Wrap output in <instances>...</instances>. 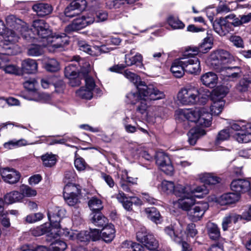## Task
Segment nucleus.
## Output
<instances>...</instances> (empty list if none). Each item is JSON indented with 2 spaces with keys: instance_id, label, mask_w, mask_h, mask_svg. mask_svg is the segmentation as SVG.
Listing matches in <instances>:
<instances>
[{
  "instance_id": "nucleus-44",
  "label": "nucleus",
  "mask_w": 251,
  "mask_h": 251,
  "mask_svg": "<svg viewBox=\"0 0 251 251\" xmlns=\"http://www.w3.org/2000/svg\"><path fill=\"white\" fill-rule=\"evenodd\" d=\"M21 194L23 196V198L24 197H31L36 195L37 192L35 189L30 188L29 186L23 184L20 187Z\"/></svg>"
},
{
  "instance_id": "nucleus-12",
  "label": "nucleus",
  "mask_w": 251,
  "mask_h": 251,
  "mask_svg": "<svg viewBox=\"0 0 251 251\" xmlns=\"http://www.w3.org/2000/svg\"><path fill=\"white\" fill-rule=\"evenodd\" d=\"M94 22L95 19L93 17L90 16H81L79 18L74 19L72 23L70 24L66 27L65 30L68 32L79 30L92 24Z\"/></svg>"
},
{
  "instance_id": "nucleus-27",
  "label": "nucleus",
  "mask_w": 251,
  "mask_h": 251,
  "mask_svg": "<svg viewBox=\"0 0 251 251\" xmlns=\"http://www.w3.org/2000/svg\"><path fill=\"white\" fill-rule=\"evenodd\" d=\"M183 66L181 57L176 59L172 63L171 71L175 77L180 78L184 75L185 71Z\"/></svg>"
},
{
  "instance_id": "nucleus-39",
  "label": "nucleus",
  "mask_w": 251,
  "mask_h": 251,
  "mask_svg": "<svg viewBox=\"0 0 251 251\" xmlns=\"http://www.w3.org/2000/svg\"><path fill=\"white\" fill-rule=\"evenodd\" d=\"M80 192L79 185L73 183H68L64 188L63 194L79 195Z\"/></svg>"
},
{
  "instance_id": "nucleus-52",
  "label": "nucleus",
  "mask_w": 251,
  "mask_h": 251,
  "mask_svg": "<svg viewBox=\"0 0 251 251\" xmlns=\"http://www.w3.org/2000/svg\"><path fill=\"white\" fill-rule=\"evenodd\" d=\"M230 135V129H224L221 130L216 138V143L220 144L221 142L227 140Z\"/></svg>"
},
{
  "instance_id": "nucleus-59",
  "label": "nucleus",
  "mask_w": 251,
  "mask_h": 251,
  "mask_svg": "<svg viewBox=\"0 0 251 251\" xmlns=\"http://www.w3.org/2000/svg\"><path fill=\"white\" fill-rule=\"evenodd\" d=\"M250 84L247 81V79L243 77L237 85V90L241 92H246L248 90Z\"/></svg>"
},
{
  "instance_id": "nucleus-58",
  "label": "nucleus",
  "mask_w": 251,
  "mask_h": 251,
  "mask_svg": "<svg viewBox=\"0 0 251 251\" xmlns=\"http://www.w3.org/2000/svg\"><path fill=\"white\" fill-rule=\"evenodd\" d=\"M174 161L176 165L179 168H183L189 166L191 163L187 161L182 160L177 154L174 156Z\"/></svg>"
},
{
  "instance_id": "nucleus-24",
  "label": "nucleus",
  "mask_w": 251,
  "mask_h": 251,
  "mask_svg": "<svg viewBox=\"0 0 251 251\" xmlns=\"http://www.w3.org/2000/svg\"><path fill=\"white\" fill-rule=\"evenodd\" d=\"M201 80L203 85L213 88L217 85L218 76L215 73L210 72L203 75Z\"/></svg>"
},
{
  "instance_id": "nucleus-25",
  "label": "nucleus",
  "mask_w": 251,
  "mask_h": 251,
  "mask_svg": "<svg viewBox=\"0 0 251 251\" xmlns=\"http://www.w3.org/2000/svg\"><path fill=\"white\" fill-rule=\"evenodd\" d=\"M240 218V215H238L234 212L229 213L225 215L222 221V229L224 231H226L228 227L231 226L232 222L236 223Z\"/></svg>"
},
{
  "instance_id": "nucleus-5",
  "label": "nucleus",
  "mask_w": 251,
  "mask_h": 251,
  "mask_svg": "<svg viewBox=\"0 0 251 251\" xmlns=\"http://www.w3.org/2000/svg\"><path fill=\"white\" fill-rule=\"evenodd\" d=\"M138 90L142 98L138 101L136 110L142 114L146 112L150 101L163 99L165 97L163 92L151 84L147 85L142 82L138 85Z\"/></svg>"
},
{
  "instance_id": "nucleus-17",
  "label": "nucleus",
  "mask_w": 251,
  "mask_h": 251,
  "mask_svg": "<svg viewBox=\"0 0 251 251\" xmlns=\"http://www.w3.org/2000/svg\"><path fill=\"white\" fill-rule=\"evenodd\" d=\"M98 227H102L101 230V238L106 243L111 242L115 237L116 230L114 226L112 224H108V220L107 222L102 226H96Z\"/></svg>"
},
{
  "instance_id": "nucleus-6",
  "label": "nucleus",
  "mask_w": 251,
  "mask_h": 251,
  "mask_svg": "<svg viewBox=\"0 0 251 251\" xmlns=\"http://www.w3.org/2000/svg\"><path fill=\"white\" fill-rule=\"evenodd\" d=\"M88 205L92 211L90 215V221L95 226H102L107 222V218L102 215V202L100 199L93 197L88 202Z\"/></svg>"
},
{
  "instance_id": "nucleus-49",
  "label": "nucleus",
  "mask_w": 251,
  "mask_h": 251,
  "mask_svg": "<svg viewBox=\"0 0 251 251\" xmlns=\"http://www.w3.org/2000/svg\"><path fill=\"white\" fill-rule=\"evenodd\" d=\"M46 69L49 72H54L59 70V64L54 58L49 59L46 63Z\"/></svg>"
},
{
  "instance_id": "nucleus-22",
  "label": "nucleus",
  "mask_w": 251,
  "mask_h": 251,
  "mask_svg": "<svg viewBox=\"0 0 251 251\" xmlns=\"http://www.w3.org/2000/svg\"><path fill=\"white\" fill-rule=\"evenodd\" d=\"M33 10L35 12L38 16L44 17L51 13L53 8L51 5L48 3H38L32 6Z\"/></svg>"
},
{
  "instance_id": "nucleus-23",
  "label": "nucleus",
  "mask_w": 251,
  "mask_h": 251,
  "mask_svg": "<svg viewBox=\"0 0 251 251\" xmlns=\"http://www.w3.org/2000/svg\"><path fill=\"white\" fill-rule=\"evenodd\" d=\"M174 194L179 199H183L187 197H192L193 191L190 186L182 185L177 184L176 185L175 189L174 191Z\"/></svg>"
},
{
  "instance_id": "nucleus-13",
  "label": "nucleus",
  "mask_w": 251,
  "mask_h": 251,
  "mask_svg": "<svg viewBox=\"0 0 251 251\" xmlns=\"http://www.w3.org/2000/svg\"><path fill=\"white\" fill-rule=\"evenodd\" d=\"M156 163L160 170L168 175H172L174 167L169 156L163 152H158L155 155Z\"/></svg>"
},
{
  "instance_id": "nucleus-38",
  "label": "nucleus",
  "mask_w": 251,
  "mask_h": 251,
  "mask_svg": "<svg viewBox=\"0 0 251 251\" xmlns=\"http://www.w3.org/2000/svg\"><path fill=\"white\" fill-rule=\"evenodd\" d=\"M207 233L210 238L212 240H216L220 236V230L217 225L213 223H208L207 224Z\"/></svg>"
},
{
  "instance_id": "nucleus-61",
  "label": "nucleus",
  "mask_w": 251,
  "mask_h": 251,
  "mask_svg": "<svg viewBox=\"0 0 251 251\" xmlns=\"http://www.w3.org/2000/svg\"><path fill=\"white\" fill-rule=\"evenodd\" d=\"M76 238L80 242H87L90 241L88 231H81L76 235Z\"/></svg>"
},
{
  "instance_id": "nucleus-60",
  "label": "nucleus",
  "mask_w": 251,
  "mask_h": 251,
  "mask_svg": "<svg viewBox=\"0 0 251 251\" xmlns=\"http://www.w3.org/2000/svg\"><path fill=\"white\" fill-rule=\"evenodd\" d=\"M75 174L74 170H70L67 171L64 175V182L65 183H73L75 179Z\"/></svg>"
},
{
  "instance_id": "nucleus-11",
  "label": "nucleus",
  "mask_w": 251,
  "mask_h": 251,
  "mask_svg": "<svg viewBox=\"0 0 251 251\" xmlns=\"http://www.w3.org/2000/svg\"><path fill=\"white\" fill-rule=\"evenodd\" d=\"M74 60L76 61L75 64H71L65 67L64 70V75L66 78L70 80V85L73 86L79 85L80 81L78 77V71L77 66L79 64V62L81 60L79 56H75L73 57Z\"/></svg>"
},
{
  "instance_id": "nucleus-1",
  "label": "nucleus",
  "mask_w": 251,
  "mask_h": 251,
  "mask_svg": "<svg viewBox=\"0 0 251 251\" xmlns=\"http://www.w3.org/2000/svg\"><path fill=\"white\" fill-rule=\"evenodd\" d=\"M6 23L11 29L7 30L5 39L0 42V51L3 53L14 54L16 53L15 44L18 41L20 35L29 41L32 38L29 36L30 31L22 20L14 15L7 16Z\"/></svg>"
},
{
  "instance_id": "nucleus-43",
  "label": "nucleus",
  "mask_w": 251,
  "mask_h": 251,
  "mask_svg": "<svg viewBox=\"0 0 251 251\" xmlns=\"http://www.w3.org/2000/svg\"><path fill=\"white\" fill-rule=\"evenodd\" d=\"M43 48L39 45L33 44L29 47L27 54L31 56H38L43 53Z\"/></svg>"
},
{
  "instance_id": "nucleus-33",
  "label": "nucleus",
  "mask_w": 251,
  "mask_h": 251,
  "mask_svg": "<svg viewBox=\"0 0 251 251\" xmlns=\"http://www.w3.org/2000/svg\"><path fill=\"white\" fill-rule=\"evenodd\" d=\"M201 179L205 184L208 185H215L221 181L220 177L213 173H205L202 175Z\"/></svg>"
},
{
  "instance_id": "nucleus-36",
  "label": "nucleus",
  "mask_w": 251,
  "mask_h": 251,
  "mask_svg": "<svg viewBox=\"0 0 251 251\" xmlns=\"http://www.w3.org/2000/svg\"><path fill=\"white\" fill-rule=\"evenodd\" d=\"M4 202L7 204H11L20 201L23 199V196L18 191H12L5 195Z\"/></svg>"
},
{
  "instance_id": "nucleus-57",
  "label": "nucleus",
  "mask_w": 251,
  "mask_h": 251,
  "mask_svg": "<svg viewBox=\"0 0 251 251\" xmlns=\"http://www.w3.org/2000/svg\"><path fill=\"white\" fill-rule=\"evenodd\" d=\"M49 231V229L44 225H41L32 229L31 234L34 236H39Z\"/></svg>"
},
{
  "instance_id": "nucleus-55",
  "label": "nucleus",
  "mask_w": 251,
  "mask_h": 251,
  "mask_svg": "<svg viewBox=\"0 0 251 251\" xmlns=\"http://www.w3.org/2000/svg\"><path fill=\"white\" fill-rule=\"evenodd\" d=\"M201 92V95L198 96V100L197 102L199 103L200 104L204 105L206 103L207 101L208 98L211 96H212V94L211 92L207 89L203 90L204 94H201V89L199 90Z\"/></svg>"
},
{
  "instance_id": "nucleus-56",
  "label": "nucleus",
  "mask_w": 251,
  "mask_h": 251,
  "mask_svg": "<svg viewBox=\"0 0 251 251\" xmlns=\"http://www.w3.org/2000/svg\"><path fill=\"white\" fill-rule=\"evenodd\" d=\"M126 97L129 100L128 102L132 104H135L140 100V99L142 98V97L138 91V93L130 92L127 94Z\"/></svg>"
},
{
  "instance_id": "nucleus-8",
  "label": "nucleus",
  "mask_w": 251,
  "mask_h": 251,
  "mask_svg": "<svg viewBox=\"0 0 251 251\" xmlns=\"http://www.w3.org/2000/svg\"><path fill=\"white\" fill-rule=\"evenodd\" d=\"M201 92L195 87H185L182 89L177 94L178 100L184 105L195 104L198 100Z\"/></svg>"
},
{
  "instance_id": "nucleus-20",
  "label": "nucleus",
  "mask_w": 251,
  "mask_h": 251,
  "mask_svg": "<svg viewBox=\"0 0 251 251\" xmlns=\"http://www.w3.org/2000/svg\"><path fill=\"white\" fill-rule=\"evenodd\" d=\"M230 188L236 193L241 194L248 191L250 188V182L244 179L233 180L230 184Z\"/></svg>"
},
{
  "instance_id": "nucleus-37",
  "label": "nucleus",
  "mask_w": 251,
  "mask_h": 251,
  "mask_svg": "<svg viewBox=\"0 0 251 251\" xmlns=\"http://www.w3.org/2000/svg\"><path fill=\"white\" fill-rule=\"evenodd\" d=\"M167 22L173 29H182L185 27V25L182 21L173 15L168 16Z\"/></svg>"
},
{
  "instance_id": "nucleus-14",
  "label": "nucleus",
  "mask_w": 251,
  "mask_h": 251,
  "mask_svg": "<svg viewBox=\"0 0 251 251\" xmlns=\"http://www.w3.org/2000/svg\"><path fill=\"white\" fill-rule=\"evenodd\" d=\"M87 6L85 0H75L65 8V15L69 18H73L79 15L83 11Z\"/></svg>"
},
{
  "instance_id": "nucleus-2",
  "label": "nucleus",
  "mask_w": 251,
  "mask_h": 251,
  "mask_svg": "<svg viewBox=\"0 0 251 251\" xmlns=\"http://www.w3.org/2000/svg\"><path fill=\"white\" fill-rule=\"evenodd\" d=\"M210 60L213 69L220 73L222 79L233 81L241 76L242 72L239 67L226 66L232 60V56L227 51L217 50L211 54Z\"/></svg>"
},
{
  "instance_id": "nucleus-4",
  "label": "nucleus",
  "mask_w": 251,
  "mask_h": 251,
  "mask_svg": "<svg viewBox=\"0 0 251 251\" xmlns=\"http://www.w3.org/2000/svg\"><path fill=\"white\" fill-rule=\"evenodd\" d=\"M211 41L210 38H205L198 50H194L191 53L190 50L185 51L181 59L184 70L191 74H196L201 71L200 61L195 56L198 51L203 53L207 52L211 48Z\"/></svg>"
},
{
  "instance_id": "nucleus-28",
  "label": "nucleus",
  "mask_w": 251,
  "mask_h": 251,
  "mask_svg": "<svg viewBox=\"0 0 251 251\" xmlns=\"http://www.w3.org/2000/svg\"><path fill=\"white\" fill-rule=\"evenodd\" d=\"M36 81L34 79H31L26 81L24 83V87L29 91L33 92L32 96H24V98L29 100L39 101V99L38 98V94L35 91V83Z\"/></svg>"
},
{
  "instance_id": "nucleus-10",
  "label": "nucleus",
  "mask_w": 251,
  "mask_h": 251,
  "mask_svg": "<svg viewBox=\"0 0 251 251\" xmlns=\"http://www.w3.org/2000/svg\"><path fill=\"white\" fill-rule=\"evenodd\" d=\"M142 61V55L139 53H136L132 56H130V54H125V62L126 65L124 64L116 65L109 68V70L111 72L121 73L126 66L135 65L140 67L142 66L143 65Z\"/></svg>"
},
{
  "instance_id": "nucleus-46",
  "label": "nucleus",
  "mask_w": 251,
  "mask_h": 251,
  "mask_svg": "<svg viewBox=\"0 0 251 251\" xmlns=\"http://www.w3.org/2000/svg\"><path fill=\"white\" fill-rule=\"evenodd\" d=\"M123 247L131 249L132 251H144V248L141 244L131 241H126L123 243Z\"/></svg>"
},
{
  "instance_id": "nucleus-53",
  "label": "nucleus",
  "mask_w": 251,
  "mask_h": 251,
  "mask_svg": "<svg viewBox=\"0 0 251 251\" xmlns=\"http://www.w3.org/2000/svg\"><path fill=\"white\" fill-rule=\"evenodd\" d=\"M65 202L69 206H74L78 201L79 195L63 194Z\"/></svg>"
},
{
  "instance_id": "nucleus-7",
  "label": "nucleus",
  "mask_w": 251,
  "mask_h": 251,
  "mask_svg": "<svg viewBox=\"0 0 251 251\" xmlns=\"http://www.w3.org/2000/svg\"><path fill=\"white\" fill-rule=\"evenodd\" d=\"M227 91L223 87H219L214 90L211 100L213 101L210 106V112L212 115H218L223 110L225 101L223 98L226 96Z\"/></svg>"
},
{
  "instance_id": "nucleus-42",
  "label": "nucleus",
  "mask_w": 251,
  "mask_h": 251,
  "mask_svg": "<svg viewBox=\"0 0 251 251\" xmlns=\"http://www.w3.org/2000/svg\"><path fill=\"white\" fill-rule=\"evenodd\" d=\"M124 75L129 81L132 82L136 86L138 89V85L141 83H145L144 81H140V77L135 74L126 70L124 72Z\"/></svg>"
},
{
  "instance_id": "nucleus-31",
  "label": "nucleus",
  "mask_w": 251,
  "mask_h": 251,
  "mask_svg": "<svg viewBox=\"0 0 251 251\" xmlns=\"http://www.w3.org/2000/svg\"><path fill=\"white\" fill-rule=\"evenodd\" d=\"M186 120L184 121L185 123H188L189 122L191 123H198L201 114L199 110H187L185 111L183 114H181Z\"/></svg>"
},
{
  "instance_id": "nucleus-34",
  "label": "nucleus",
  "mask_w": 251,
  "mask_h": 251,
  "mask_svg": "<svg viewBox=\"0 0 251 251\" xmlns=\"http://www.w3.org/2000/svg\"><path fill=\"white\" fill-rule=\"evenodd\" d=\"M42 86L45 88H48L50 86L52 85L55 89V91L58 93L62 92L64 88V84L62 80H59L55 83H51L49 79H42L41 81Z\"/></svg>"
},
{
  "instance_id": "nucleus-9",
  "label": "nucleus",
  "mask_w": 251,
  "mask_h": 251,
  "mask_svg": "<svg viewBox=\"0 0 251 251\" xmlns=\"http://www.w3.org/2000/svg\"><path fill=\"white\" fill-rule=\"evenodd\" d=\"M137 240L143 244L149 250L155 251L158 247V241L154 236L147 231L145 227H141L136 233Z\"/></svg>"
},
{
  "instance_id": "nucleus-3",
  "label": "nucleus",
  "mask_w": 251,
  "mask_h": 251,
  "mask_svg": "<svg viewBox=\"0 0 251 251\" xmlns=\"http://www.w3.org/2000/svg\"><path fill=\"white\" fill-rule=\"evenodd\" d=\"M32 26L33 32L39 37L47 39L49 47L58 49L69 44L68 37L65 33L51 35L52 30L49 25L44 20H34Z\"/></svg>"
},
{
  "instance_id": "nucleus-40",
  "label": "nucleus",
  "mask_w": 251,
  "mask_h": 251,
  "mask_svg": "<svg viewBox=\"0 0 251 251\" xmlns=\"http://www.w3.org/2000/svg\"><path fill=\"white\" fill-rule=\"evenodd\" d=\"M43 165L46 167H51L56 163V158L52 153H47L41 156Z\"/></svg>"
},
{
  "instance_id": "nucleus-54",
  "label": "nucleus",
  "mask_w": 251,
  "mask_h": 251,
  "mask_svg": "<svg viewBox=\"0 0 251 251\" xmlns=\"http://www.w3.org/2000/svg\"><path fill=\"white\" fill-rule=\"evenodd\" d=\"M74 164L75 168L78 171H83L86 169L88 166L87 164L83 158L78 157L75 160Z\"/></svg>"
},
{
  "instance_id": "nucleus-64",
  "label": "nucleus",
  "mask_w": 251,
  "mask_h": 251,
  "mask_svg": "<svg viewBox=\"0 0 251 251\" xmlns=\"http://www.w3.org/2000/svg\"><path fill=\"white\" fill-rule=\"evenodd\" d=\"M186 232L188 237H195L198 233V231L196 229V225L193 223L188 224L187 226Z\"/></svg>"
},
{
  "instance_id": "nucleus-16",
  "label": "nucleus",
  "mask_w": 251,
  "mask_h": 251,
  "mask_svg": "<svg viewBox=\"0 0 251 251\" xmlns=\"http://www.w3.org/2000/svg\"><path fill=\"white\" fill-rule=\"evenodd\" d=\"M233 138L240 143H246L251 141V124L242 126V128L233 135Z\"/></svg>"
},
{
  "instance_id": "nucleus-63",
  "label": "nucleus",
  "mask_w": 251,
  "mask_h": 251,
  "mask_svg": "<svg viewBox=\"0 0 251 251\" xmlns=\"http://www.w3.org/2000/svg\"><path fill=\"white\" fill-rule=\"evenodd\" d=\"M97 23L106 21L108 18V13L106 11H99L96 13V17H94Z\"/></svg>"
},
{
  "instance_id": "nucleus-32",
  "label": "nucleus",
  "mask_w": 251,
  "mask_h": 251,
  "mask_svg": "<svg viewBox=\"0 0 251 251\" xmlns=\"http://www.w3.org/2000/svg\"><path fill=\"white\" fill-rule=\"evenodd\" d=\"M195 200L192 197H187L183 199L178 200V206L183 210L187 211L191 209V207L195 204Z\"/></svg>"
},
{
  "instance_id": "nucleus-51",
  "label": "nucleus",
  "mask_w": 251,
  "mask_h": 251,
  "mask_svg": "<svg viewBox=\"0 0 251 251\" xmlns=\"http://www.w3.org/2000/svg\"><path fill=\"white\" fill-rule=\"evenodd\" d=\"M165 233L169 236L170 238L175 242L179 243L181 241L180 237H178L176 233V231H175V229L172 226L165 227L164 229Z\"/></svg>"
},
{
  "instance_id": "nucleus-50",
  "label": "nucleus",
  "mask_w": 251,
  "mask_h": 251,
  "mask_svg": "<svg viewBox=\"0 0 251 251\" xmlns=\"http://www.w3.org/2000/svg\"><path fill=\"white\" fill-rule=\"evenodd\" d=\"M93 90L87 88H80L76 92V95L84 99L90 100L93 97Z\"/></svg>"
},
{
  "instance_id": "nucleus-41",
  "label": "nucleus",
  "mask_w": 251,
  "mask_h": 251,
  "mask_svg": "<svg viewBox=\"0 0 251 251\" xmlns=\"http://www.w3.org/2000/svg\"><path fill=\"white\" fill-rule=\"evenodd\" d=\"M26 142V141L24 139L12 140L5 143L3 144V147L6 150H12L26 145L27 144Z\"/></svg>"
},
{
  "instance_id": "nucleus-30",
  "label": "nucleus",
  "mask_w": 251,
  "mask_h": 251,
  "mask_svg": "<svg viewBox=\"0 0 251 251\" xmlns=\"http://www.w3.org/2000/svg\"><path fill=\"white\" fill-rule=\"evenodd\" d=\"M144 211L148 218L151 221L156 224L160 222L161 217L159 211L155 207L146 208L145 209Z\"/></svg>"
},
{
  "instance_id": "nucleus-15",
  "label": "nucleus",
  "mask_w": 251,
  "mask_h": 251,
  "mask_svg": "<svg viewBox=\"0 0 251 251\" xmlns=\"http://www.w3.org/2000/svg\"><path fill=\"white\" fill-rule=\"evenodd\" d=\"M65 215V211L59 207L50 208L48 212V217L52 227L58 229L60 227L61 219Z\"/></svg>"
},
{
  "instance_id": "nucleus-48",
  "label": "nucleus",
  "mask_w": 251,
  "mask_h": 251,
  "mask_svg": "<svg viewBox=\"0 0 251 251\" xmlns=\"http://www.w3.org/2000/svg\"><path fill=\"white\" fill-rule=\"evenodd\" d=\"M175 187L173 182L165 180H163L161 184V190L167 194L174 193Z\"/></svg>"
},
{
  "instance_id": "nucleus-62",
  "label": "nucleus",
  "mask_w": 251,
  "mask_h": 251,
  "mask_svg": "<svg viewBox=\"0 0 251 251\" xmlns=\"http://www.w3.org/2000/svg\"><path fill=\"white\" fill-rule=\"evenodd\" d=\"M88 232L90 236V241H95L99 240L101 237V231L100 232L98 229L90 228Z\"/></svg>"
},
{
  "instance_id": "nucleus-26",
  "label": "nucleus",
  "mask_w": 251,
  "mask_h": 251,
  "mask_svg": "<svg viewBox=\"0 0 251 251\" xmlns=\"http://www.w3.org/2000/svg\"><path fill=\"white\" fill-rule=\"evenodd\" d=\"M22 69L26 74L35 73L37 70V63L32 59H25L22 62Z\"/></svg>"
},
{
  "instance_id": "nucleus-35",
  "label": "nucleus",
  "mask_w": 251,
  "mask_h": 251,
  "mask_svg": "<svg viewBox=\"0 0 251 251\" xmlns=\"http://www.w3.org/2000/svg\"><path fill=\"white\" fill-rule=\"evenodd\" d=\"M116 198L122 204L125 209L128 211L132 210V204L129 197H126L122 191H119L118 194L116 195Z\"/></svg>"
},
{
  "instance_id": "nucleus-47",
  "label": "nucleus",
  "mask_w": 251,
  "mask_h": 251,
  "mask_svg": "<svg viewBox=\"0 0 251 251\" xmlns=\"http://www.w3.org/2000/svg\"><path fill=\"white\" fill-rule=\"evenodd\" d=\"M193 191V198L196 197L198 198H202L205 195L208 194V191L204 185L198 186L194 189H192Z\"/></svg>"
},
{
  "instance_id": "nucleus-19",
  "label": "nucleus",
  "mask_w": 251,
  "mask_h": 251,
  "mask_svg": "<svg viewBox=\"0 0 251 251\" xmlns=\"http://www.w3.org/2000/svg\"><path fill=\"white\" fill-rule=\"evenodd\" d=\"M1 176L4 181L10 184L17 183L20 179L19 172L14 169L5 168L1 172Z\"/></svg>"
},
{
  "instance_id": "nucleus-21",
  "label": "nucleus",
  "mask_w": 251,
  "mask_h": 251,
  "mask_svg": "<svg viewBox=\"0 0 251 251\" xmlns=\"http://www.w3.org/2000/svg\"><path fill=\"white\" fill-rule=\"evenodd\" d=\"M240 199V194L235 192H229L223 194L217 199V201L222 205L233 204Z\"/></svg>"
},
{
  "instance_id": "nucleus-45",
  "label": "nucleus",
  "mask_w": 251,
  "mask_h": 251,
  "mask_svg": "<svg viewBox=\"0 0 251 251\" xmlns=\"http://www.w3.org/2000/svg\"><path fill=\"white\" fill-rule=\"evenodd\" d=\"M224 20L220 19L216 21L213 23V27L214 31L220 36H225L227 34V30L223 27Z\"/></svg>"
},
{
  "instance_id": "nucleus-18",
  "label": "nucleus",
  "mask_w": 251,
  "mask_h": 251,
  "mask_svg": "<svg viewBox=\"0 0 251 251\" xmlns=\"http://www.w3.org/2000/svg\"><path fill=\"white\" fill-rule=\"evenodd\" d=\"M208 205L207 202L198 204L189 210L188 215L193 221L199 220L208 209Z\"/></svg>"
},
{
  "instance_id": "nucleus-29",
  "label": "nucleus",
  "mask_w": 251,
  "mask_h": 251,
  "mask_svg": "<svg viewBox=\"0 0 251 251\" xmlns=\"http://www.w3.org/2000/svg\"><path fill=\"white\" fill-rule=\"evenodd\" d=\"M206 134L205 130L200 128L191 129L188 133V142L191 145L196 144L197 140Z\"/></svg>"
}]
</instances>
